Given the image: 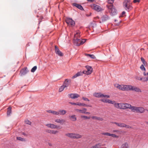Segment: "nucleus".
Instances as JSON below:
<instances>
[{"mask_svg": "<svg viewBox=\"0 0 148 148\" xmlns=\"http://www.w3.org/2000/svg\"><path fill=\"white\" fill-rule=\"evenodd\" d=\"M58 112H59V114L63 115L66 114V111L64 110H60Z\"/></svg>", "mask_w": 148, "mask_h": 148, "instance_id": "obj_31", "label": "nucleus"}, {"mask_svg": "<svg viewBox=\"0 0 148 148\" xmlns=\"http://www.w3.org/2000/svg\"><path fill=\"white\" fill-rule=\"evenodd\" d=\"M81 117L84 120L89 119L90 118V116H86L82 115Z\"/></svg>", "mask_w": 148, "mask_h": 148, "instance_id": "obj_35", "label": "nucleus"}, {"mask_svg": "<svg viewBox=\"0 0 148 148\" xmlns=\"http://www.w3.org/2000/svg\"><path fill=\"white\" fill-rule=\"evenodd\" d=\"M85 67L86 69L87 70H84L82 72V74H85L87 75L90 74L93 71V69L92 67L87 65Z\"/></svg>", "mask_w": 148, "mask_h": 148, "instance_id": "obj_4", "label": "nucleus"}, {"mask_svg": "<svg viewBox=\"0 0 148 148\" xmlns=\"http://www.w3.org/2000/svg\"><path fill=\"white\" fill-rule=\"evenodd\" d=\"M77 105L79 106H82L84 107H91L92 106L91 105H89L86 104L81 103H78L77 104Z\"/></svg>", "mask_w": 148, "mask_h": 148, "instance_id": "obj_23", "label": "nucleus"}, {"mask_svg": "<svg viewBox=\"0 0 148 148\" xmlns=\"http://www.w3.org/2000/svg\"><path fill=\"white\" fill-rule=\"evenodd\" d=\"M69 103L71 104V105H77V103H76L74 102H70Z\"/></svg>", "mask_w": 148, "mask_h": 148, "instance_id": "obj_54", "label": "nucleus"}, {"mask_svg": "<svg viewBox=\"0 0 148 148\" xmlns=\"http://www.w3.org/2000/svg\"><path fill=\"white\" fill-rule=\"evenodd\" d=\"M102 135L105 136H110L111 134H110L108 132H103L102 133Z\"/></svg>", "mask_w": 148, "mask_h": 148, "instance_id": "obj_43", "label": "nucleus"}, {"mask_svg": "<svg viewBox=\"0 0 148 148\" xmlns=\"http://www.w3.org/2000/svg\"><path fill=\"white\" fill-rule=\"evenodd\" d=\"M82 137V136L78 134H74V138H81Z\"/></svg>", "mask_w": 148, "mask_h": 148, "instance_id": "obj_33", "label": "nucleus"}, {"mask_svg": "<svg viewBox=\"0 0 148 148\" xmlns=\"http://www.w3.org/2000/svg\"><path fill=\"white\" fill-rule=\"evenodd\" d=\"M147 78H143V79L142 80L143 81V82H146L147 81Z\"/></svg>", "mask_w": 148, "mask_h": 148, "instance_id": "obj_53", "label": "nucleus"}, {"mask_svg": "<svg viewBox=\"0 0 148 148\" xmlns=\"http://www.w3.org/2000/svg\"><path fill=\"white\" fill-rule=\"evenodd\" d=\"M110 136L114 138H118V136L115 134H111Z\"/></svg>", "mask_w": 148, "mask_h": 148, "instance_id": "obj_47", "label": "nucleus"}, {"mask_svg": "<svg viewBox=\"0 0 148 148\" xmlns=\"http://www.w3.org/2000/svg\"><path fill=\"white\" fill-rule=\"evenodd\" d=\"M75 110L78 112H81V110H79L78 109H76Z\"/></svg>", "mask_w": 148, "mask_h": 148, "instance_id": "obj_55", "label": "nucleus"}, {"mask_svg": "<svg viewBox=\"0 0 148 148\" xmlns=\"http://www.w3.org/2000/svg\"><path fill=\"white\" fill-rule=\"evenodd\" d=\"M80 37V35L79 32H77L74 35L75 38H76L74 40V42L76 45L77 46L83 45L86 42V40L85 39H83L80 40V39L77 38V37Z\"/></svg>", "mask_w": 148, "mask_h": 148, "instance_id": "obj_2", "label": "nucleus"}, {"mask_svg": "<svg viewBox=\"0 0 148 148\" xmlns=\"http://www.w3.org/2000/svg\"><path fill=\"white\" fill-rule=\"evenodd\" d=\"M37 67L36 66H34L32 69L31 71L32 73H34L36 70Z\"/></svg>", "mask_w": 148, "mask_h": 148, "instance_id": "obj_37", "label": "nucleus"}, {"mask_svg": "<svg viewBox=\"0 0 148 148\" xmlns=\"http://www.w3.org/2000/svg\"><path fill=\"white\" fill-rule=\"evenodd\" d=\"M143 75H144L145 76H146V75H146V73H145V72H144V73H143Z\"/></svg>", "mask_w": 148, "mask_h": 148, "instance_id": "obj_59", "label": "nucleus"}, {"mask_svg": "<svg viewBox=\"0 0 148 148\" xmlns=\"http://www.w3.org/2000/svg\"><path fill=\"white\" fill-rule=\"evenodd\" d=\"M132 86L130 85H124V90L128 91L131 90L132 89Z\"/></svg>", "mask_w": 148, "mask_h": 148, "instance_id": "obj_14", "label": "nucleus"}, {"mask_svg": "<svg viewBox=\"0 0 148 148\" xmlns=\"http://www.w3.org/2000/svg\"><path fill=\"white\" fill-rule=\"evenodd\" d=\"M55 121L58 123H60L62 125L63 123L65 122V121L64 119H57L55 120Z\"/></svg>", "mask_w": 148, "mask_h": 148, "instance_id": "obj_22", "label": "nucleus"}, {"mask_svg": "<svg viewBox=\"0 0 148 148\" xmlns=\"http://www.w3.org/2000/svg\"><path fill=\"white\" fill-rule=\"evenodd\" d=\"M136 79L138 80H142L143 79V78L140 77H137L136 78Z\"/></svg>", "mask_w": 148, "mask_h": 148, "instance_id": "obj_52", "label": "nucleus"}, {"mask_svg": "<svg viewBox=\"0 0 148 148\" xmlns=\"http://www.w3.org/2000/svg\"><path fill=\"white\" fill-rule=\"evenodd\" d=\"M114 107L117 108L119 109V108H120L119 107V105H120L119 103H116L115 101V102L114 103Z\"/></svg>", "mask_w": 148, "mask_h": 148, "instance_id": "obj_36", "label": "nucleus"}, {"mask_svg": "<svg viewBox=\"0 0 148 148\" xmlns=\"http://www.w3.org/2000/svg\"><path fill=\"white\" fill-rule=\"evenodd\" d=\"M92 119H95L102 121L103 120V119L101 117H97L96 116H92Z\"/></svg>", "mask_w": 148, "mask_h": 148, "instance_id": "obj_34", "label": "nucleus"}, {"mask_svg": "<svg viewBox=\"0 0 148 148\" xmlns=\"http://www.w3.org/2000/svg\"><path fill=\"white\" fill-rule=\"evenodd\" d=\"M27 47H28V46H29V45L28 44H27V45H26Z\"/></svg>", "mask_w": 148, "mask_h": 148, "instance_id": "obj_62", "label": "nucleus"}, {"mask_svg": "<svg viewBox=\"0 0 148 148\" xmlns=\"http://www.w3.org/2000/svg\"><path fill=\"white\" fill-rule=\"evenodd\" d=\"M46 125L48 127L52 129L56 128L58 127V126L57 125L52 124H47Z\"/></svg>", "mask_w": 148, "mask_h": 148, "instance_id": "obj_15", "label": "nucleus"}, {"mask_svg": "<svg viewBox=\"0 0 148 148\" xmlns=\"http://www.w3.org/2000/svg\"><path fill=\"white\" fill-rule=\"evenodd\" d=\"M88 1L90 2H92L94 1Z\"/></svg>", "mask_w": 148, "mask_h": 148, "instance_id": "obj_61", "label": "nucleus"}, {"mask_svg": "<svg viewBox=\"0 0 148 148\" xmlns=\"http://www.w3.org/2000/svg\"><path fill=\"white\" fill-rule=\"evenodd\" d=\"M117 21H118L116 19H115L114 20V21L115 22H117Z\"/></svg>", "mask_w": 148, "mask_h": 148, "instance_id": "obj_60", "label": "nucleus"}, {"mask_svg": "<svg viewBox=\"0 0 148 148\" xmlns=\"http://www.w3.org/2000/svg\"><path fill=\"white\" fill-rule=\"evenodd\" d=\"M109 19V16L106 14L103 15L101 18V21L102 22L106 21Z\"/></svg>", "mask_w": 148, "mask_h": 148, "instance_id": "obj_11", "label": "nucleus"}, {"mask_svg": "<svg viewBox=\"0 0 148 148\" xmlns=\"http://www.w3.org/2000/svg\"><path fill=\"white\" fill-rule=\"evenodd\" d=\"M12 112L11 108L10 107H8L7 108V114L8 116L10 115V114Z\"/></svg>", "mask_w": 148, "mask_h": 148, "instance_id": "obj_26", "label": "nucleus"}, {"mask_svg": "<svg viewBox=\"0 0 148 148\" xmlns=\"http://www.w3.org/2000/svg\"><path fill=\"white\" fill-rule=\"evenodd\" d=\"M47 132L48 133L53 134H56L57 132H58V131H57L52 130H47Z\"/></svg>", "mask_w": 148, "mask_h": 148, "instance_id": "obj_25", "label": "nucleus"}, {"mask_svg": "<svg viewBox=\"0 0 148 148\" xmlns=\"http://www.w3.org/2000/svg\"><path fill=\"white\" fill-rule=\"evenodd\" d=\"M66 22L69 25L74 26L75 25V22L71 18H67L66 20Z\"/></svg>", "mask_w": 148, "mask_h": 148, "instance_id": "obj_5", "label": "nucleus"}, {"mask_svg": "<svg viewBox=\"0 0 148 148\" xmlns=\"http://www.w3.org/2000/svg\"><path fill=\"white\" fill-rule=\"evenodd\" d=\"M128 145L127 143L123 144L122 145L121 148H128Z\"/></svg>", "mask_w": 148, "mask_h": 148, "instance_id": "obj_32", "label": "nucleus"}, {"mask_svg": "<svg viewBox=\"0 0 148 148\" xmlns=\"http://www.w3.org/2000/svg\"><path fill=\"white\" fill-rule=\"evenodd\" d=\"M69 80L67 79H66L63 85L65 87L68 86H69Z\"/></svg>", "mask_w": 148, "mask_h": 148, "instance_id": "obj_27", "label": "nucleus"}, {"mask_svg": "<svg viewBox=\"0 0 148 148\" xmlns=\"http://www.w3.org/2000/svg\"><path fill=\"white\" fill-rule=\"evenodd\" d=\"M114 1H107L108 4L106 5L110 15L112 16H115L118 14L117 10L113 5Z\"/></svg>", "mask_w": 148, "mask_h": 148, "instance_id": "obj_1", "label": "nucleus"}, {"mask_svg": "<svg viewBox=\"0 0 148 148\" xmlns=\"http://www.w3.org/2000/svg\"><path fill=\"white\" fill-rule=\"evenodd\" d=\"M102 95V97H106L107 98H109L110 97V96L109 95H104L103 94V95Z\"/></svg>", "mask_w": 148, "mask_h": 148, "instance_id": "obj_50", "label": "nucleus"}, {"mask_svg": "<svg viewBox=\"0 0 148 148\" xmlns=\"http://www.w3.org/2000/svg\"><path fill=\"white\" fill-rule=\"evenodd\" d=\"M107 103H108L111 104H114V103L115 102V101H112L110 100L109 99H107Z\"/></svg>", "mask_w": 148, "mask_h": 148, "instance_id": "obj_40", "label": "nucleus"}, {"mask_svg": "<svg viewBox=\"0 0 148 148\" xmlns=\"http://www.w3.org/2000/svg\"><path fill=\"white\" fill-rule=\"evenodd\" d=\"M134 3H136L137 2L139 3L140 2V1H133Z\"/></svg>", "mask_w": 148, "mask_h": 148, "instance_id": "obj_56", "label": "nucleus"}, {"mask_svg": "<svg viewBox=\"0 0 148 148\" xmlns=\"http://www.w3.org/2000/svg\"><path fill=\"white\" fill-rule=\"evenodd\" d=\"M82 75L83 74L81 71L78 72L77 73L72 77V78L73 79L79 76Z\"/></svg>", "mask_w": 148, "mask_h": 148, "instance_id": "obj_16", "label": "nucleus"}, {"mask_svg": "<svg viewBox=\"0 0 148 148\" xmlns=\"http://www.w3.org/2000/svg\"><path fill=\"white\" fill-rule=\"evenodd\" d=\"M129 109H130L133 112H135L136 111V108H137V107L134 106H132L130 105V106H129Z\"/></svg>", "mask_w": 148, "mask_h": 148, "instance_id": "obj_30", "label": "nucleus"}, {"mask_svg": "<svg viewBox=\"0 0 148 148\" xmlns=\"http://www.w3.org/2000/svg\"><path fill=\"white\" fill-rule=\"evenodd\" d=\"M55 53L60 56L62 57L63 56V54L60 51L56 45L55 46Z\"/></svg>", "mask_w": 148, "mask_h": 148, "instance_id": "obj_7", "label": "nucleus"}, {"mask_svg": "<svg viewBox=\"0 0 148 148\" xmlns=\"http://www.w3.org/2000/svg\"><path fill=\"white\" fill-rule=\"evenodd\" d=\"M85 114H90V112H86V111L85 112Z\"/></svg>", "mask_w": 148, "mask_h": 148, "instance_id": "obj_58", "label": "nucleus"}, {"mask_svg": "<svg viewBox=\"0 0 148 148\" xmlns=\"http://www.w3.org/2000/svg\"><path fill=\"white\" fill-rule=\"evenodd\" d=\"M141 61L142 62L144 65L145 66V65L147 64V63L145 61V59L141 57Z\"/></svg>", "mask_w": 148, "mask_h": 148, "instance_id": "obj_39", "label": "nucleus"}, {"mask_svg": "<svg viewBox=\"0 0 148 148\" xmlns=\"http://www.w3.org/2000/svg\"><path fill=\"white\" fill-rule=\"evenodd\" d=\"M147 81H148V76L147 77Z\"/></svg>", "mask_w": 148, "mask_h": 148, "instance_id": "obj_63", "label": "nucleus"}, {"mask_svg": "<svg viewBox=\"0 0 148 148\" xmlns=\"http://www.w3.org/2000/svg\"><path fill=\"white\" fill-rule=\"evenodd\" d=\"M102 95L103 94L101 92H95L94 94V96L96 97L100 98L102 97Z\"/></svg>", "mask_w": 148, "mask_h": 148, "instance_id": "obj_19", "label": "nucleus"}, {"mask_svg": "<svg viewBox=\"0 0 148 148\" xmlns=\"http://www.w3.org/2000/svg\"><path fill=\"white\" fill-rule=\"evenodd\" d=\"M136 112L140 113H143L145 110L144 108L142 107H137V108H136Z\"/></svg>", "mask_w": 148, "mask_h": 148, "instance_id": "obj_13", "label": "nucleus"}, {"mask_svg": "<svg viewBox=\"0 0 148 148\" xmlns=\"http://www.w3.org/2000/svg\"><path fill=\"white\" fill-rule=\"evenodd\" d=\"M65 87L63 85H62V86H60V88L59 90V92H61L65 88Z\"/></svg>", "mask_w": 148, "mask_h": 148, "instance_id": "obj_42", "label": "nucleus"}, {"mask_svg": "<svg viewBox=\"0 0 148 148\" xmlns=\"http://www.w3.org/2000/svg\"><path fill=\"white\" fill-rule=\"evenodd\" d=\"M85 55L87 57H89L90 58H91L92 59H95L96 58L95 56L93 54H85Z\"/></svg>", "mask_w": 148, "mask_h": 148, "instance_id": "obj_28", "label": "nucleus"}, {"mask_svg": "<svg viewBox=\"0 0 148 148\" xmlns=\"http://www.w3.org/2000/svg\"><path fill=\"white\" fill-rule=\"evenodd\" d=\"M16 139L18 140L21 141H25V139L20 137H17Z\"/></svg>", "mask_w": 148, "mask_h": 148, "instance_id": "obj_38", "label": "nucleus"}, {"mask_svg": "<svg viewBox=\"0 0 148 148\" xmlns=\"http://www.w3.org/2000/svg\"><path fill=\"white\" fill-rule=\"evenodd\" d=\"M140 68L142 70L144 71H145L146 69L144 66L143 64H142L140 67Z\"/></svg>", "mask_w": 148, "mask_h": 148, "instance_id": "obj_45", "label": "nucleus"}, {"mask_svg": "<svg viewBox=\"0 0 148 148\" xmlns=\"http://www.w3.org/2000/svg\"><path fill=\"white\" fill-rule=\"evenodd\" d=\"M125 11H123L122 12L121 14L119 16V18L123 17L125 15Z\"/></svg>", "mask_w": 148, "mask_h": 148, "instance_id": "obj_41", "label": "nucleus"}, {"mask_svg": "<svg viewBox=\"0 0 148 148\" xmlns=\"http://www.w3.org/2000/svg\"><path fill=\"white\" fill-rule=\"evenodd\" d=\"M68 96L69 97L72 99H75L79 97V95L77 93H71L68 94Z\"/></svg>", "mask_w": 148, "mask_h": 148, "instance_id": "obj_9", "label": "nucleus"}, {"mask_svg": "<svg viewBox=\"0 0 148 148\" xmlns=\"http://www.w3.org/2000/svg\"><path fill=\"white\" fill-rule=\"evenodd\" d=\"M72 5L78 8L79 9L81 10H83L84 9L82 6L80 4H77L76 3H73L72 4Z\"/></svg>", "mask_w": 148, "mask_h": 148, "instance_id": "obj_12", "label": "nucleus"}, {"mask_svg": "<svg viewBox=\"0 0 148 148\" xmlns=\"http://www.w3.org/2000/svg\"><path fill=\"white\" fill-rule=\"evenodd\" d=\"M122 103H119V104H120V105H119V107H120V108H119V109H122V108H122L121 107H122V106H121V104Z\"/></svg>", "mask_w": 148, "mask_h": 148, "instance_id": "obj_57", "label": "nucleus"}, {"mask_svg": "<svg viewBox=\"0 0 148 148\" xmlns=\"http://www.w3.org/2000/svg\"><path fill=\"white\" fill-rule=\"evenodd\" d=\"M87 110V109L84 108L82 110H81V112L82 113L85 114V112Z\"/></svg>", "mask_w": 148, "mask_h": 148, "instance_id": "obj_46", "label": "nucleus"}, {"mask_svg": "<svg viewBox=\"0 0 148 148\" xmlns=\"http://www.w3.org/2000/svg\"><path fill=\"white\" fill-rule=\"evenodd\" d=\"M121 106H122V107H121L122 108H121L122 109L124 110L129 108V106H130V104L127 103H122L121 104Z\"/></svg>", "mask_w": 148, "mask_h": 148, "instance_id": "obj_10", "label": "nucleus"}, {"mask_svg": "<svg viewBox=\"0 0 148 148\" xmlns=\"http://www.w3.org/2000/svg\"><path fill=\"white\" fill-rule=\"evenodd\" d=\"M82 99L84 101H89L90 100H89L87 98H86V97H82Z\"/></svg>", "mask_w": 148, "mask_h": 148, "instance_id": "obj_48", "label": "nucleus"}, {"mask_svg": "<svg viewBox=\"0 0 148 148\" xmlns=\"http://www.w3.org/2000/svg\"><path fill=\"white\" fill-rule=\"evenodd\" d=\"M25 123L26 124L31 125L32 123L28 120H25Z\"/></svg>", "mask_w": 148, "mask_h": 148, "instance_id": "obj_44", "label": "nucleus"}, {"mask_svg": "<svg viewBox=\"0 0 148 148\" xmlns=\"http://www.w3.org/2000/svg\"><path fill=\"white\" fill-rule=\"evenodd\" d=\"M130 1H124L123 2V6L124 9L128 11L132 9V7Z\"/></svg>", "mask_w": 148, "mask_h": 148, "instance_id": "obj_3", "label": "nucleus"}, {"mask_svg": "<svg viewBox=\"0 0 148 148\" xmlns=\"http://www.w3.org/2000/svg\"><path fill=\"white\" fill-rule=\"evenodd\" d=\"M132 89L131 90L135 91L136 92H141V90L139 88L132 86Z\"/></svg>", "mask_w": 148, "mask_h": 148, "instance_id": "obj_17", "label": "nucleus"}, {"mask_svg": "<svg viewBox=\"0 0 148 148\" xmlns=\"http://www.w3.org/2000/svg\"><path fill=\"white\" fill-rule=\"evenodd\" d=\"M123 127H125L126 128H131V127L130 126L128 125H127L125 124L124 123V125Z\"/></svg>", "mask_w": 148, "mask_h": 148, "instance_id": "obj_49", "label": "nucleus"}, {"mask_svg": "<svg viewBox=\"0 0 148 148\" xmlns=\"http://www.w3.org/2000/svg\"><path fill=\"white\" fill-rule=\"evenodd\" d=\"M47 111L49 113H52L54 114H55L57 115H59L60 114L59 112L51 110H48Z\"/></svg>", "mask_w": 148, "mask_h": 148, "instance_id": "obj_20", "label": "nucleus"}, {"mask_svg": "<svg viewBox=\"0 0 148 148\" xmlns=\"http://www.w3.org/2000/svg\"><path fill=\"white\" fill-rule=\"evenodd\" d=\"M29 71L27 67L23 68L20 70V75L21 76L25 75Z\"/></svg>", "mask_w": 148, "mask_h": 148, "instance_id": "obj_6", "label": "nucleus"}, {"mask_svg": "<svg viewBox=\"0 0 148 148\" xmlns=\"http://www.w3.org/2000/svg\"><path fill=\"white\" fill-rule=\"evenodd\" d=\"M114 123L116 125L120 127H123L124 126V123H119L117 122H114Z\"/></svg>", "mask_w": 148, "mask_h": 148, "instance_id": "obj_29", "label": "nucleus"}, {"mask_svg": "<svg viewBox=\"0 0 148 148\" xmlns=\"http://www.w3.org/2000/svg\"><path fill=\"white\" fill-rule=\"evenodd\" d=\"M93 8L97 12H101L103 10L100 6L94 4L93 5Z\"/></svg>", "mask_w": 148, "mask_h": 148, "instance_id": "obj_8", "label": "nucleus"}, {"mask_svg": "<svg viewBox=\"0 0 148 148\" xmlns=\"http://www.w3.org/2000/svg\"><path fill=\"white\" fill-rule=\"evenodd\" d=\"M146 75H148V72L146 73Z\"/></svg>", "mask_w": 148, "mask_h": 148, "instance_id": "obj_64", "label": "nucleus"}, {"mask_svg": "<svg viewBox=\"0 0 148 148\" xmlns=\"http://www.w3.org/2000/svg\"><path fill=\"white\" fill-rule=\"evenodd\" d=\"M69 118L71 121H75L77 120V118L76 117L75 115L69 116Z\"/></svg>", "mask_w": 148, "mask_h": 148, "instance_id": "obj_18", "label": "nucleus"}, {"mask_svg": "<svg viewBox=\"0 0 148 148\" xmlns=\"http://www.w3.org/2000/svg\"><path fill=\"white\" fill-rule=\"evenodd\" d=\"M102 101L105 103H107V99H102Z\"/></svg>", "mask_w": 148, "mask_h": 148, "instance_id": "obj_51", "label": "nucleus"}, {"mask_svg": "<svg viewBox=\"0 0 148 148\" xmlns=\"http://www.w3.org/2000/svg\"><path fill=\"white\" fill-rule=\"evenodd\" d=\"M116 87L120 90H124V85H120L117 84V86Z\"/></svg>", "mask_w": 148, "mask_h": 148, "instance_id": "obj_24", "label": "nucleus"}, {"mask_svg": "<svg viewBox=\"0 0 148 148\" xmlns=\"http://www.w3.org/2000/svg\"><path fill=\"white\" fill-rule=\"evenodd\" d=\"M65 135L72 138H74V134L69 133L66 134Z\"/></svg>", "mask_w": 148, "mask_h": 148, "instance_id": "obj_21", "label": "nucleus"}]
</instances>
